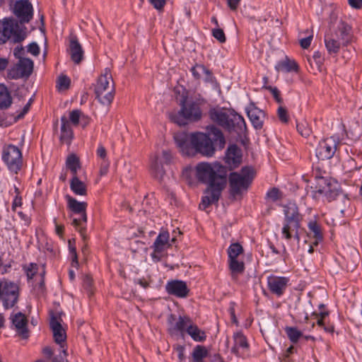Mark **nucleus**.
Segmentation results:
<instances>
[{
	"label": "nucleus",
	"instance_id": "1",
	"mask_svg": "<svg viewBox=\"0 0 362 362\" xmlns=\"http://www.w3.org/2000/svg\"><path fill=\"white\" fill-rule=\"evenodd\" d=\"M208 133L197 132L190 134L180 132L174 135L177 146L182 154L192 156L199 153L205 157H212L216 148L222 150L226 145V139L221 129L214 125L207 127Z\"/></svg>",
	"mask_w": 362,
	"mask_h": 362
},
{
	"label": "nucleus",
	"instance_id": "2",
	"mask_svg": "<svg viewBox=\"0 0 362 362\" xmlns=\"http://www.w3.org/2000/svg\"><path fill=\"white\" fill-rule=\"evenodd\" d=\"M195 175L198 181L207 185L199 204L204 210L218 202L227 184V169L218 162H201L195 167Z\"/></svg>",
	"mask_w": 362,
	"mask_h": 362
},
{
	"label": "nucleus",
	"instance_id": "3",
	"mask_svg": "<svg viewBox=\"0 0 362 362\" xmlns=\"http://www.w3.org/2000/svg\"><path fill=\"white\" fill-rule=\"evenodd\" d=\"M199 100H189L187 96H182L180 100V110L178 112H170V119L179 126L186 125L188 122L199 121L202 117Z\"/></svg>",
	"mask_w": 362,
	"mask_h": 362
},
{
	"label": "nucleus",
	"instance_id": "4",
	"mask_svg": "<svg viewBox=\"0 0 362 362\" xmlns=\"http://www.w3.org/2000/svg\"><path fill=\"white\" fill-rule=\"evenodd\" d=\"M210 119L230 132L241 136L246 132L244 118L235 112H226L221 109L213 108L209 111Z\"/></svg>",
	"mask_w": 362,
	"mask_h": 362
},
{
	"label": "nucleus",
	"instance_id": "5",
	"mask_svg": "<svg viewBox=\"0 0 362 362\" xmlns=\"http://www.w3.org/2000/svg\"><path fill=\"white\" fill-rule=\"evenodd\" d=\"M255 175L254 169L250 166L243 167L239 173H230L228 177L230 195L235 198L246 192L252 182Z\"/></svg>",
	"mask_w": 362,
	"mask_h": 362
},
{
	"label": "nucleus",
	"instance_id": "6",
	"mask_svg": "<svg viewBox=\"0 0 362 362\" xmlns=\"http://www.w3.org/2000/svg\"><path fill=\"white\" fill-rule=\"evenodd\" d=\"M20 296L19 286L8 279L0 280V300L5 310L13 308L18 302Z\"/></svg>",
	"mask_w": 362,
	"mask_h": 362
},
{
	"label": "nucleus",
	"instance_id": "7",
	"mask_svg": "<svg viewBox=\"0 0 362 362\" xmlns=\"http://www.w3.org/2000/svg\"><path fill=\"white\" fill-rule=\"evenodd\" d=\"M26 37V32L18 22L13 20L0 21V45L11 39L14 42H20Z\"/></svg>",
	"mask_w": 362,
	"mask_h": 362
},
{
	"label": "nucleus",
	"instance_id": "8",
	"mask_svg": "<svg viewBox=\"0 0 362 362\" xmlns=\"http://www.w3.org/2000/svg\"><path fill=\"white\" fill-rule=\"evenodd\" d=\"M66 198L68 201V206L70 210L74 214L80 215V217L73 218L72 224L79 232L83 240H85L86 239V227L83 226V223H86L87 221L86 212L87 203L84 202H80L69 195H66Z\"/></svg>",
	"mask_w": 362,
	"mask_h": 362
},
{
	"label": "nucleus",
	"instance_id": "9",
	"mask_svg": "<svg viewBox=\"0 0 362 362\" xmlns=\"http://www.w3.org/2000/svg\"><path fill=\"white\" fill-rule=\"evenodd\" d=\"M285 218L282 228V235L286 240L292 238L291 230L299 229L300 226L301 216L298 208L295 204H288L284 209Z\"/></svg>",
	"mask_w": 362,
	"mask_h": 362
},
{
	"label": "nucleus",
	"instance_id": "10",
	"mask_svg": "<svg viewBox=\"0 0 362 362\" xmlns=\"http://www.w3.org/2000/svg\"><path fill=\"white\" fill-rule=\"evenodd\" d=\"M2 160L9 170L16 174L22 166V153L17 146L10 144L3 148Z\"/></svg>",
	"mask_w": 362,
	"mask_h": 362
},
{
	"label": "nucleus",
	"instance_id": "11",
	"mask_svg": "<svg viewBox=\"0 0 362 362\" xmlns=\"http://www.w3.org/2000/svg\"><path fill=\"white\" fill-rule=\"evenodd\" d=\"M314 197L324 196L328 202L336 199L339 192L335 185H333L329 180L323 177L317 178V183L315 187Z\"/></svg>",
	"mask_w": 362,
	"mask_h": 362
},
{
	"label": "nucleus",
	"instance_id": "12",
	"mask_svg": "<svg viewBox=\"0 0 362 362\" xmlns=\"http://www.w3.org/2000/svg\"><path fill=\"white\" fill-rule=\"evenodd\" d=\"M13 13L21 24L29 23L33 18V8L29 0H18L13 7Z\"/></svg>",
	"mask_w": 362,
	"mask_h": 362
},
{
	"label": "nucleus",
	"instance_id": "13",
	"mask_svg": "<svg viewBox=\"0 0 362 362\" xmlns=\"http://www.w3.org/2000/svg\"><path fill=\"white\" fill-rule=\"evenodd\" d=\"M337 150V143L332 138H327L319 142L316 148V156L319 160H325L333 157Z\"/></svg>",
	"mask_w": 362,
	"mask_h": 362
},
{
	"label": "nucleus",
	"instance_id": "14",
	"mask_svg": "<svg viewBox=\"0 0 362 362\" xmlns=\"http://www.w3.org/2000/svg\"><path fill=\"white\" fill-rule=\"evenodd\" d=\"M176 319L175 315L171 314L168 319L169 324L168 332L170 335H176L180 332L182 335L189 326L192 323L191 318L188 316H180L175 323H173Z\"/></svg>",
	"mask_w": 362,
	"mask_h": 362
},
{
	"label": "nucleus",
	"instance_id": "15",
	"mask_svg": "<svg viewBox=\"0 0 362 362\" xmlns=\"http://www.w3.org/2000/svg\"><path fill=\"white\" fill-rule=\"evenodd\" d=\"M50 328L53 332L54 341L60 345V352L62 355L66 356V350L64 349V342L66 338V332L62 328L60 322L56 316H52L50 319Z\"/></svg>",
	"mask_w": 362,
	"mask_h": 362
},
{
	"label": "nucleus",
	"instance_id": "16",
	"mask_svg": "<svg viewBox=\"0 0 362 362\" xmlns=\"http://www.w3.org/2000/svg\"><path fill=\"white\" fill-rule=\"evenodd\" d=\"M10 318L18 336L23 339H28L29 330L28 329V320L27 317L21 312H18L14 315H11Z\"/></svg>",
	"mask_w": 362,
	"mask_h": 362
},
{
	"label": "nucleus",
	"instance_id": "17",
	"mask_svg": "<svg viewBox=\"0 0 362 362\" xmlns=\"http://www.w3.org/2000/svg\"><path fill=\"white\" fill-rule=\"evenodd\" d=\"M288 281L284 276H270L267 279L269 289L271 293L279 297L284 293Z\"/></svg>",
	"mask_w": 362,
	"mask_h": 362
},
{
	"label": "nucleus",
	"instance_id": "18",
	"mask_svg": "<svg viewBox=\"0 0 362 362\" xmlns=\"http://www.w3.org/2000/svg\"><path fill=\"white\" fill-rule=\"evenodd\" d=\"M168 293L178 298H185L188 296L189 290L187 284L180 280H173L168 281L165 286Z\"/></svg>",
	"mask_w": 362,
	"mask_h": 362
},
{
	"label": "nucleus",
	"instance_id": "19",
	"mask_svg": "<svg viewBox=\"0 0 362 362\" xmlns=\"http://www.w3.org/2000/svg\"><path fill=\"white\" fill-rule=\"evenodd\" d=\"M225 161L230 169L238 167L242 161L241 150L236 144L230 145L226 151Z\"/></svg>",
	"mask_w": 362,
	"mask_h": 362
},
{
	"label": "nucleus",
	"instance_id": "20",
	"mask_svg": "<svg viewBox=\"0 0 362 362\" xmlns=\"http://www.w3.org/2000/svg\"><path fill=\"white\" fill-rule=\"evenodd\" d=\"M107 90H115V84L110 70L108 69H105L104 73L98 77L97 83L95 87V91H102Z\"/></svg>",
	"mask_w": 362,
	"mask_h": 362
},
{
	"label": "nucleus",
	"instance_id": "21",
	"mask_svg": "<svg viewBox=\"0 0 362 362\" xmlns=\"http://www.w3.org/2000/svg\"><path fill=\"white\" fill-rule=\"evenodd\" d=\"M334 36L342 43V46H347L353 39L351 26L341 22Z\"/></svg>",
	"mask_w": 362,
	"mask_h": 362
},
{
	"label": "nucleus",
	"instance_id": "22",
	"mask_svg": "<svg viewBox=\"0 0 362 362\" xmlns=\"http://www.w3.org/2000/svg\"><path fill=\"white\" fill-rule=\"evenodd\" d=\"M69 52L71 60L78 64L83 59V50L76 37L70 40Z\"/></svg>",
	"mask_w": 362,
	"mask_h": 362
},
{
	"label": "nucleus",
	"instance_id": "23",
	"mask_svg": "<svg viewBox=\"0 0 362 362\" xmlns=\"http://www.w3.org/2000/svg\"><path fill=\"white\" fill-rule=\"evenodd\" d=\"M247 113L253 127L256 129H262L263 127L264 112L257 107H252L247 110Z\"/></svg>",
	"mask_w": 362,
	"mask_h": 362
},
{
	"label": "nucleus",
	"instance_id": "24",
	"mask_svg": "<svg viewBox=\"0 0 362 362\" xmlns=\"http://www.w3.org/2000/svg\"><path fill=\"white\" fill-rule=\"evenodd\" d=\"M325 45L327 50V52L329 54H337L339 52L340 48L342 46V43H340L339 40H338L333 35H325Z\"/></svg>",
	"mask_w": 362,
	"mask_h": 362
},
{
	"label": "nucleus",
	"instance_id": "25",
	"mask_svg": "<svg viewBox=\"0 0 362 362\" xmlns=\"http://www.w3.org/2000/svg\"><path fill=\"white\" fill-rule=\"evenodd\" d=\"M17 70L20 77L30 76L33 70V62L28 58L21 59L17 64Z\"/></svg>",
	"mask_w": 362,
	"mask_h": 362
},
{
	"label": "nucleus",
	"instance_id": "26",
	"mask_svg": "<svg viewBox=\"0 0 362 362\" xmlns=\"http://www.w3.org/2000/svg\"><path fill=\"white\" fill-rule=\"evenodd\" d=\"M234 346L231 349V351L235 355L239 356V349H247L249 344L246 337L242 332H237L233 336Z\"/></svg>",
	"mask_w": 362,
	"mask_h": 362
},
{
	"label": "nucleus",
	"instance_id": "27",
	"mask_svg": "<svg viewBox=\"0 0 362 362\" xmlns=\"http://www.w3.org/2000/svg\"><path fill=\"white\" fill-rule=\"evenodd\" d=\"M61 122L60 140L63 142L70 143L73 138V131L71 128L69 122L67 120L66 117L64 116L61 118Z\"/></svg>",
	"mask_w": 362,
	"mask_h": 362
},
{
	"label": "nucleus",
	"instance_id": "28",
	"mask_svg": "<svg viewBox=\"0 0 362 362\" xmlns=\"http://www.w3.org/2000/svg\"><path fill=\"white\" fill-rule=\"evenodd\" d=\"M12 104V97L7 87L0 84V110H6Z\"/></svg>",
	"mask_w": 362,
	"mask_h": 362
},
{
	"label": "nucleus",
	"instance_id": "29",
	"mask_svg": "<svg viewBox=\"0 0 362 362\" xmlns=\"http://www.w3.org/2000/svg\"><path fill=\"white\" fill-rule=\"evenodd\" d=\"M115 90L95 91V98L98 102L105 106H110L115 97Z\"/></svg>",
	"mask_w": 362,
	"mask_h": 362
},
{
	"label": "nucleus",
	"instance_id": "30",
	"mask_svg": "<svg viewBox=\"0 0 362 362\" xmlns=\"http://www.w3.org/2000/svg\"><path fill=\"white\" fill-rule=\"evenodd\" d=\"M186 332L192 337V339L195 341L202 342L204 341L206 339V335L205 332L200 329L198 326L193 322L187 329H186Z\"/></svg>",
	"mask_w": 362,
	"mask_h": 362
},
{
	"label": "nucleus",
	"instance_id": "31",
	"mask_svg": "<svg viewBox=\"0 0 362 362\" xmlns=\"http://www.w3.org/2000/svg\"><path fill=\"white\" fill-rule=\"evenodd\" d=\"M169 238L168 232L163 231L160 233L153 243L154 252L158 253L163 252L165 245L168 244Z\"/></svg>",
	"mask_w": 362,
	"mask_h": 362
},
{
	"label": "nucleus",
	"instance_id": "32",
	"mask_svg": "<svg viewBox=\"0 0 362 362\" xmlns=\"http://www.w3.org/2000/svg\"><path fill=\"white\" fill-rule=\"evenodd\" d=\"M228 265L231 272V276L233 279H236L238 275L243 273L245 270L244 262L242 261H238L237 258L229 259Z\"/></svg>",
	"mask_w": 362,
	"mask_h": 362
},
{
	"label": "nucleus",
	"instance_id": "33",
	"mask_svg": "<svg viewBox=\"0 0 362 362\" xmlns=\"http://www.w3.org/2000/svg\"><path fill=\"white\" fill-rule=\"evenodd\" d=\"M70 188L74 192V193L77 195L85 196L87 194V189L85 183L81 181L78 176L72 177L70 182Z\"/></svg>",
	"mask_w": 362,
	"mask_h": 362
},
{
	"label": "nucleus",
	"instance_id": "34",
	"mask_svg": "<svg viewBox=\"0 0 362 362\" xmlns=\"http://www.w3.org/2000/svg\"><path fill=\"white\" fill-rule=\"evenodd\" d=\"M207 349L202 345H197L192 352V362H204V359L208 356Z\"/></svg>",
	"mask_w": 362,
	"mask_h": 362
},
{
	"label": "nucleus",
	"instance_id": "35",
	"mask_svg": "<svg viewBox=\"0 0 362 362\" xmlns=\"http://www.w3.org/2000/svg\"><path fill=\"white\" fill-rule=\"evenodd\" d=\"M66 166L70 170L73 177H77V171L81 168L79 158L74 154L69 156L66 160Z\"/></svg>",
	"mask_w": 362,
	"mask_h": 362
},
{
	"label": "nucleus",
	"instance_id": "36",
	"mask_svg": "<svg viewBox=\"0 0 362 362\" xmlns=\"http://www.w3.org/2000/svg\"><path fill=\"white\" fill-rule=\"evenodd\" d=\"M308 229L310 234L315 239V245L318 241L322 240V233L320 225L315 221H311L308 223Z\"/></svg>",
	"mask_w": 362,
	"mask_h": 362
},
{
	"label": "nucleus",
	"instance_id": "37",
	"mask_svg": "<svg viewBox=\"0 0 362 362\" xmlns=\"http://www.w3.org/2000/svg\"><path fill=\"white\" fill-rule=\"evenodd\" d=\"M279 67L281 70H284L288 72L292 71H297L298 69L297 63L294 60H291L288 58L281 62L279 64Z\"/></svg>",
	"mask_w": 362,
	"mask_h": 362
},
{
	"label": "nucleus",
	"instance_id": "38",
	"mask_svg": "<svg viewBox=\"0 0 362 362\" xmlns=\"http://www.w3.org/2000/svg\"><path fill=\"white\" fill-rule=\"evenodd\" d=\"M343 168L346 172H352L360 170L362 168V164L358 165L355 159L348 157L343 163Z\"/></svg>",
	"mask_w": 362,
	"mask_h": 362
},
{
	"label": "nucleus",
	"instance_id": "39",
	"mask_svg": "<svg viewBox=\"0 0 362 362\" xmlns=\"http://www.w3.org/2000/svg\"><path fill=\"white\" fill-rule=\"evenodd\" d=\"M243 252V248L238 243L231 244L228 249L229 259H236L238 256Z\"/></svg>",
	"mask_w": 362,
	"mask_h": 362
},
{
	"label": "nucleus",
	"instance_id": "40",
	"mask_svg": "<svg viewBox=\"0 0 362 362\" xmlns=\"http://www.w3.org/2000/svg\"><path fill=\"white\" fill-rule=\"evenodd\" d=\"M286 332L293 343H296L299 338L303 336L302 332L296 327H286Z\"/></svg>",
	"mask_w": 362,
	"mask_h": 362
},
{
	"label": "nucleus",
	"instance_id": "41",
	"mask_svg": "<svg viewBox=\"0 0 362 362\" xmlns=\"http://www.w3.org/2000/svg\"><path fill=\"white\" fill-rule=\"evenodd\" d=\"M28 279H32L38 271V266L35 263H30L23 267Z\"/></svg>",
	"mask_w": 362,
	"mask_h": 362
},
{
	"label": "nucleus",
	"instance_id": "42",
	"mask_svg": "<svg viewBox=\"0 0 362 362\" xmlns=\"http://www.w3.org/2000/svg\"><path fill=\"white\" fill-rule=\"evenodd\" d=\"M212 35L221 43L225 42L226 40L225 33L220 28H214L212 30Z\"/></svg>",
	"mask_w": 362,
	"mask_h": 362
},
{
	"label": "nucleus",
	"instance_id": "43",
	"mask_svg": "<svg viewBox=\"0 0 362 362\" xmlns=\"http://www.w3.org/2000/svg\"><path fill=\"white\" fill-rule=\"evenodd\" d=\"M204 71H205V66L203 64H196L191 69L192 74L196 79L201 78V74H203Z\"/></svg>",
	"mask_w": 362,
	"mask_h": 362
},
{
	"label": "nucleus",
	"instance_id": "44",
	"mask_svg": "<svg viewBox=\"0 0 362 362\" xmlns=\"http://www.w3.org/2000/svg\"><path fill=\"white\" fill-rule=\"evenodd\" d=\"M277 115L281 122L287 123L288 122L289 117L285 107L279 106L277 110Z\"/></svg>",
	"mask_w": 362,
	"mask_h": 362
},
{
	"label": "nucleus",
	"instance_id": "45",
	"mask_svg": "<svg viewBox=\"0 0 362 362\" xmlns=\"http://www.w3.org/2000/svg\"><path fill=\"white\" fill-rule=\"evenodd\" d=\"M297 130L303 137H308L311 133V129L305 124H297Z\"/></svg>",
	"mask_w": 362,
	"mask_h": 362
},
{
	"label": "nucleus",
	"instance_id": "46",
	"mask_svg": "<svg viewBox=\"0 0 362 362\" xmlns=\"http://www.w3.org/2000/svg\"><path fill=\"white\" fill-rule=\"evenodd\" d=\"M149 3L153 6L154 8L158 11L163 10L167 0H148Z\"/></svg>",
	"mask_w": 362,
	"mask_h": 362
},
{
	"label": "nucleus",
	"instance_id": "47",
	"mask_svg": "<svg viewBox=\"0 0 362 362\" xmlns=\"http://www.w3.org/2000/svg\"><path fill=\"white\" fill-rule=\"evenodd\" d=\"M81 111L78 110H72L70 112V120L74 125H78L79 123V119L81 116Z\"/></svg>",
	"mask_w": 362,
	"mask_h": 362
},
{
	"label": "nucleus",
	"instance_id": "48",
	"mask_svg": "<svg viewBox=\"0 0 362 362\" xmlns=\"http://www.w3.org/2000/svg\"><path fill=\"white\" fill-rule=\"evenodd\" d=\"M151 168L153 169L156 172V177H162L163 174L165 173V171L162 166H160L158 163L157 159L153 161L151 164Z\"/></svg>",
	"mask_w": 362,
	"mask_h": 362
},
{
	"label": "nucleus",
	"instance_id": "49",
	"mask_svg": "<svg viewBox=\"0 0 362 362\" xmlns=\"http://www.w3.org/2000/svg\"><path fill=\"white\" fill-rule=\"evenodd\" d=\"M71 80L66 76H61L58 79V84L61 88H68L70 86Z\"/></svg>",
	"mask_w": 362,
	"mask_h": 362
},
{
	"label": "nucleus",
	"instance_id": "50",
	"mask_svg": "<svg viewBox=\"0 0 362 362\" xmlns=\"http://www.w3.org/2000/svg\"><path fill=\"white\" fill-rule=\"evenodd\" d=\"M313 35H310L307 37H304L300 40V45L303 49H308L311 44Z\"/></svg>",
	"mask_w": 362,
	"mask_h": 362
},
{
	"label": "nucleus",
	"instance_id": "51",
	"mask_svg": "<svg viewBox=\"0 0 362 362\" xmlns=\"http://www.w3.org/2000/svg\"><path fill=\"white\" fill-rule=\"evenodd\" d=\"M313 58L314 61L315 62L316 64L320 67L324 63V57L322 56V53L319 51L315 52L313 56Z\"/></svg>",
	"mask_w": 362,
	"mask_h": 362
},
{
	"label": "nucleus",
	"instance_id": "52",
	"mask_svg": "<svg viewBox=\"0 0 362 362\" xmlns=\"http://www.w3.org/2000/svg\"><path fill=\"white\" fill-rule=\"evenodd\" d=\"M267 196L272 199L273 201H276L279 199V189L274 187L272 189H270L267 194Z\"/></svg>",
	"mask_w": 362,
	"mask_h": 362
},
{
	"label": "nucleus",
	"instance_id": "53",
	"mask_svg": "<svg viewBox=\"0 0 362 362\" xmlns=\"http://www.w3.org/2000/svg\"><path fill=\"white\" fill-rule=\"evenodd\" d=\"M28 51L32 54L37 56L40 54V47L36 42H32L28 45Z\"/></svg>",
	"mask_w": 362,
	"mask_h": 362
},
{
	"label": "nucleus",
	"instance_id": "54",
	"mask_svg": "<svg viewBox=\"0 0 362 362\" xmlns=\"http://www.w3.org/2000/svg\"><path fill=\"white\" fill-rule=\"evenodd\" d=\"M268 88L271 90V92H272L274 98H275L276 101L278 103H282V98L280 96L279 90L276 87L273 88V87L269 86Z\"/></svg>",
	"mask_w": 362,
	"mask_h": 362
},
{
	"label": "nucleus",
	"instance_id": "55",
	"mask_svg": "<svg viewBox=\"0 0 362 362\" xmlns=\"http://www.w3.org/2000/svg\"><path fill=\"white\" fill-rule=\"evenodd\" d=\"M203 74H204L206 75V77H205L206 82L214 83L216 81L215 77L214 76L212 72L209 69H207L206 66H205V71H204Z\"/></svg>",
	"mask_w": 362,
	"mask_h": 362
},
{
	"label": "nucleus",
	"instance_id": "56",
	"mask_svg": "<svg viewBox=\"0 0 362 362\" xmlns=\"http://www.w3.org/2000/svg\"><path fill=\"white\" fill-rule=\"evenodd\" d=\"M92 284H93V279H92V278L90 276L86 275L83 278V287L85 288V289L89 291V290H90V288L92 287Z\"/></svg>",
	"mask_w": 362,
	"mask_h": 362
},
{
	"label": "nucleus",
	"instance_id": "57",
	"mask_svg": "<svg viewBox=\"0 0 362 362\" xmlns=\"http://www.w3.org/2000/svg\"><path fill=\"white\" fill-rule=\"evenodd\" d=\"M109 169V162L107 160H103L100 165V175L101 176L105 175Z\"/></svg>",
	"mask_w": 362,
	"mask_h": 362
},
{
	"label": "nucleus",
	"instance_id": "58",
	"mask_svg": "<svg viewBox=\"0 0 362 362\" xmlns=\"http://www.w3.org/2000/svg\"><path fill=\"white\" fill-rule=\"evenodd\" d=\"M70 252L72 255V266L74 267H78V258H77V253H76V250L74 247H71L70 246Z\"/></svg>",
	"mask_w": 362,
	"mask_h": 362
},
{
	"label": "nucleus",
	"instance_id": "59",
	"mask_svg": "<svg viewBox=\"0 0 362 362\" xmlns=\"http://www.w3.org/2000/svg\"><path fill=\"white\" fill-rule=\"evenodd\" d=\"M97 156L101 158L103 160H105V158L107 156V152L105 148L102 145H99L97 149Z\"/></svg>",
	"mask_w": 362,
	"mask_h": 362
},
{
	"label": "nucleus",
	"instance_id": "60",
	"mask_svg": "<svg viewBox=\"0 0 362 362\" xmlns=\"http://www.w3.org/2000/svg\"><path fill=\"white\" fill-rule=\"evenodd\" d=\"M230 10L236 11L241 0H226Z\"/></svg>",
	"mask_w": 362,
	"mask_h": 362
},
{
	"label": "nucleus",
	"instance_id": "61",
	"mask_svg": "<svg viewBox=\"0 0 362 362\" xmlns=\"http://www.w3.org/2000/svg\"><path fill=\"white\" fill-rule=\"evenodd\" d=\"M176 351L178 354V358L180 361H182L185 358V347L183 346L179 345L176 347Z\"/></svg>",
	"mask_w": 362,
	"mask_h": 362
},
{
	"label": "nucleus",
	"instance_id": "62",
	"mask_svg": "<svg viewBox=\"0 0 362 362\" xmlns=\"http://www.w3.org/2000/svg\"><path fill=\"white\" fill-rule=\"evenodd\" d=\"M18 214L21 219L24 221V225L25 226H28L30 224L31 219L29 216H28L22 211H19Z\"/></svg>",
	"mask_w": 362,
	"mask_h": 362
},
{
	"label": "nucleus",
	"instance_id": "63",
	"mask_svg": "<svg viewBox=\"0 0 362 362\" xmlns=\"http://www.w3.org/2000/svg\"><path fill=\"white\" fill-rule=\"evenodd\" d=\"M163 158L165 163H170L173 158L171 152L168 150L163 151Z\"/></svg>",
	"mask_w": 362,
	"mask_h": 362
},
{
	"label": "nucleus",
	"instance_id": "64",
	"mask_svg": "<svg viewBox=\"0 0 362 362\" xmlns=\"http://www.w3.org/2000/svg\"><path fill=\"white\" fill-rule=\"evenodd\" d=\"M349 4L354 8L359 9L362 7V0H349Z\"/></svg>",
	"mask_w": 362,
	"mask_h": 362
}]
</instances>
